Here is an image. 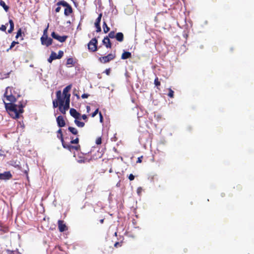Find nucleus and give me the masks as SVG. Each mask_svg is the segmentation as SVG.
<instances>
[{
  "label": "nucleus",
  "instance_id": "48",
  "mask_svg": "<svg viewBox=\"0 0 254 254\" xmlns=\"http://www.w3.org/2000/svg\"><path fill=\"white\" fill-rule=\"evenodd\" d=\"M104 72L106 73V74L109 75V74L110 73V68L106 69L105 70V71H104Z\"/></svg>",
  "mask_w": 254,
  "mask_h": 254
},
{
  "label": "nucleus",
  "instance_id": "8",
  "mask_svg": "<svg viewBox=\"0 0 254 254\" xmlns=\"http://www.w3.org/2000/svg\"><path fill=\"white\" fill-rule=\"evenodd\" d=\"M51 36L55 39L57 40L60 42H64L67 38V36H61L56 34L55 32H53L51 34Z\"/></svg>",
  "mask_w": 254,
  "mask_h": 254
},
{
  "label": "nucleus",
  "instance_id": "20",
  "mask_svg": "<svg viewBox=\"0 0 254 254\" xmlns=\"http://www.w3.org/2000/svg\"><path fill=\"white\" fill-rule=\"evenodd\" d=\"M79 119H76L74 120V123L75 124V125L78 127H83L84 125H85V124L83 122H80L79 120Z\"/></svg>",
  "mask_w": 254,
  "mask_h": 254
},
{
  "label": "nucleus",
  "instance_id": "24",
  "mask_svg": "<svg viewBox=\"0 0 254 254\" xmlns=\"http://www.w3.org/2000/svg\"><path fill=\"white\" fill-rule=\"evenodd\" d=\"M103 28L104 33H106L110 30V28L108 27L106 23L104 21L103 22Z\"/></svg>",
  "mask_w": 254,
  "mask_h": 254
},
{
  "label": "nucleus",
  "instance_id": "13",
  "mask_svg": "<svg viewBox=\"0 0 254 254\" xmlns=\"http://www.w3.org/2000/svg\"><path fill=\"white\" fill-rule=\"evenodd\" d=\"M72 87V85L70 84L65 87L63 92V95H64V98H66L68 96H69V98H70V94L68 93V92L71 89Z\"/></svg>",
  "mask_w": 254,
  "mask_h": 254
},
{
  "label": "nucleus",
  "instance_id": "40",
  "mask_svg": "<svg viewBox=\"0 0 254 254\" xmlns=\"http://www.w3.org/2000/svg\"><path fill=\"white\" fill-rule=\"evenodd\" d=\"M58 133L60 134V135H58V137L60 139V137L62 136V137H63V133H62V129H59L58 131H57Z\"/></svg>",
  "mask_w": 254,
  "mask_h": 254
},
{
  "label": "nucleus",
  "instance_id": "36",
  "mask_svg": "<svg viewBox=\"0 0 254 254\" xmlns=\"http://www.w3.org/2000/svg\"><path fill=\"white\" fill-rule=\"evenodd\" d=\"M53 107L54 108H57L58 106V101L56 100H54L53 101Z\"/></svg>",
  "mask_w": 254,
  "mask_h": 254
},
{
  "label": "nucleus",
  "instance_id": "53",
  "mask_svg": "<svg viewBox=\"0 0 254 254\" xmlns=\"http://www.w3.org/2000/svg\"><path fill=\"white\" fill-rule=\"evenodd\" d=\"M118 245H120V243L119 242H116L114 245L115 247H117Z\"/></svg>",
  "mask_w": 254,
  "mask_h": 254
},
{
  "label": "nucleus",
  "instance_id": "32",
  "mask_svg": "<svg viewBox=\"0 0 254 254\" xmlns=\"http://www.w3.org/2000/svg\"><path fill=\"white\" fill-rule=\"evenodd\" d=\"M78 142H79V139L78 137H76L74 139H72L70 142V144H78Z\"/></svg>",
  "mask_w": 254,
  "mask_h": 254
},
{
  "label": "nucleus",
  "instance_id": "39",
  "mask_svg": "<svg viewBox=\"0 0 254 254\" xmlns=\"http://www.w3.org/2000/svg\"><path fill=\"white\" fill-rule=\"evenodd\" d=\"M21 35V29H19L17 32L15 38H18Z\"/></svg>",
  "mask_w": 254,
  "mask_h": 254
},
{
  "label": "nucleus",
  "instance_id": "49",
  "mask_svg": "<svg viewBox=\"0 0 254 254\" xmlns=\"http://www.w3.org/2000/svg\"><path fill=\"white\" fill-rule=\"evenodd\" d=\"M60 5H58V7L56 8L55 11L56 12H59L61 10Z\"/></svg>",
  "mask_w": 254,
  "mask_h": 254
},
{
  "label": "nucleus",
  "instance_id": "22",
  "mask_svg": "<svg viewBox=\"0 0 254 254\" xmlns=\"http://www.w3.org/2000/svg\"><path fill=\"white\" fill-rule=\"evenodd\" d=\"M68 130L74 135H77L78 133V131L75 127H69Z\"/></svg>",
  "mask_w": 254,
  "mask_h": 254
},
{
  "label": "nucleus",
  "instance_id": "17",
  "mask_svg": "<svg viewBox=\"0 0 254 254\" xmlns=\"http://www.w3.org/2000/svg\"><path fill=\"white\" fill-rule=\"evenodd\" d=\"M116 40L119 42H122L124 40V34L122 32H118L116 35Z\"/></svg>",
  "mask_w": 254,
  "mask_h": 254
},
{
  "label": "nucleus",
  "instance_id": "34",
  "mask_svg": "<svg viewBox=\"0 0 254 254\" xmlns=\"http://www.w3.org/2000/svg\"><path fill=\"white\" fill-rule=\"evenodd\" d=\"M18 43L17 42L13 41L11 43L9 48L7 50V51L8 52L10 49H11L16 44H17Z\"/></svg>",
  "mask_w": 254,
  "mask_h": 254
},
{
  "label": "nucleus",
  "instance_id": "46",
  "mask_svg": "<svg viewBox=\"0 0 254 254\" xmlns=\"http://www.w3.org/2000/svg\"><path fill=\"white\" fill-rule=\"evenodd\" d=\"M89 96V95L87 94H83L81 96V97L83 98V99H84V98H88V97Z\"/></svg>",
  "mask_w": 254,
  "mask_h": 254
},
{
  "label": "nucleus",
  "instance_id": "42",
  "mask_svg": "<svg viewBox=\"0 0 254 254\" xmlns=\"http://www.w3.org/2000/svg\"><path fill=\"white\" fill-rule=\"evenodd\" d=\"M98 109H97L92 114V117H94L98 113Z\"/></svg>",
  "mask_w": 254,
  "mask_h": 254
},
{
  "label": "nucleus",
  "instance_id": "6",
  "mask_svg": "<svg viewBox=\"0 0 254 254\" xmlns=\"http://www.w3.org/2000/svg\"><path fill=\"white\" fill-rule=\"evenodd\" d=\"M97 40L96 39H92L88 44V49L92 52L96 51L97 50Z\"/></svg>",
  "mask_w": 254,
  "mask_h": 254
},
{
  "label": "nucleus",
  "instance_id": "45",
  "mask_svg": "<svg viewBox=\"0 0 254 254\" xmlns=\"http://www.w3.org/2000/svg\"><path fill=\"white\" fill-rule=\"evenodd\" d=\"M6 29V27L4 25H2L1 27L0 28V30H2L3 31H5Z\"/></svg>",
  "mask_w": 254,
  "mask_h": 254
},
{
  "label": "nucleus",
  "instance_id": "55",
  "mask_svg": "<svg viewBox=\"0 0 254 254\" xmlns=\"http://www.w3.org/2000/svg\"><path fill=\"white\" fill-rule=\"evenodd\" d=\"M113 172L112 169H110V170H109V172L110 173H112Z\"/></svg>",
  "mask_w": 254,
  "mask_h": 254
},
{
  "label": "nucleus",
  "instance_id": "19",
  "mask_svg": "<svg viewBox=\"0 0 254 254\" xmlns=\"http://www.w3.org/2000/svg\"><path fill=\"white\" fill-rule=\"evenodd\" d=\"M131 57V53L129 52H124L122 55V59L125 60Z\"/></svg>",
  "mask_w": 254,
  "mask_h": 254
},
{
  "label": "nucleus",
  "instance_id": "37",
  "mask_svg": "<svg viewBox=\"0 0 254 254\" xmlns=\"http://www.w3.org/2000/svg\"><path fill=\"white\" fill-rule=\"evenodd\" d=\"M102 142V139L101 137H98L96 140V143L98 145L100 144Z\"/></svg>",
  "mask_w": 254,
  "mask_h": 254
},
{
  "label": "nucleus",
  "instance_id": "10",
  "mask_svg": "<svg viewBox=\"0 0 254 254\" xmlns=\"http://www.w3.org/2000/svg\"><path fill=\"white\" fill-rule=\"evenodd\" d=\"M69 113L70 115L73 117L75 120L76 119H80V114L76 111V110L74 108H71L70 109Z\"/></svg>",
  "mask_w": 254,
  "mask_h": 254
},
{
  "label": "nucleus",
  "instance_id": "4",
  "mask_svg": "<svg viewBox=\"0 0 254 254\" xmlns=\"http://www.w3.org/2000/svg\"><path fill=\"white\" fill-rule=\"evenodd\" d=\"M115 58V54H110L106 56L102 57L99 58V60L101 63L105 64L109 62L110 61L113 60Z\"/></svg>",
  "mask_w": 254,
  "mask_h": 254
},
{
  "label": "nucleus",
  "instance_id": "26",
  "mask_svg": "<svg viewBox=\"0 0 254 254\" xmlns=\"http://www.w3.org/2000/svg\"><path fill=\"white\" fill-rule=\"evenodd\" d=\"M102 13H100L98 17H97V18L96 20V22L95 23V25L100 24V22H101V18H102Z\"/></svg>",
  "mask_w": 254,
  "mask_h": 254
},
{
  "label": "nucleus",
  "instance_id": "38",
  "mask_svg": "<svg viewBox=\"0 0 254 254\" xmlns=\"http://www.w3.org/2000/svg\"><path fill=\"white\" fill-rule=\"evenodd\" d=\"M96 28V32H99L101 31V27H100V24H98V25H95Z\"/></svg>",
  "mask_w": 254,
  "mask_h": 254
},
{
  "label": "nucleus",
  "instance_id": "5",
  "mask_svg": "<svg viewBox=\"0 0 254 254\" xmlns=\"http://www.w3.org/2000/svg\"><path fill=\"white\" fill-rule=\"evenodd\" d=\"M57 100L59 103V106H63L64 104L65 101V98H64V95H62V92L60 90L56 92Z\"/></svg>",
  "mask_w": 254,
  "mask_h": 254
},
{
  "label": "nucleus",
  "instance_id": "30",
  "mask_svg": "<svg viewBox=\"0 0 254 254\" xmlns=\"http://www.w3.org/2000/svg\"><path fill=\"white\" fill-rule=\"evenodd\" d=\"M64 55V52L62 51H59L58 52V54H57V56L58 58V59H61Z\"/></svg>",
  "mask_w": 254,
  "mask_h": 254
},
{
  "label": "nucleus",
  "instance_id": "18",
  "mask_svg": "<svg viewBox=\"0 0 254 254\" xmlns=\"http://www.w3.org/2000/svg\"><path fill=\"white\" fill-rule=\"evenodd\" d=\"M69 103H70V98H69V96H68L65 98V101L64 104V106H63L65 110H68L69 108Z\"/></svg>",
  "mask_w": 254,
  "mask_h": 254
},
{
  "label": "nucleus",
  "instance_id": "3",
  "mask_svg": "<svg viewBox=\"0 0 254 254\" xmlns=\"http://www.w3.org/2000/svg\"><path fill=\"white\" fill-rule=\"evenodd\" d=\"M11 90V88L7 87L6 88L4 96L7 101H10L11 102H14L15 101L16 99L15 97L12 94Z\"/></svg>",
  "mask_w": 254,
  "mask_h": 254
},
{
  "label": "nucleus",
  "instance_id": "28",
  "mask_svg": "<svg viewBox=\"0 0 254 254\" xmlns=\"http://www.w3.org/2000/svg\"><path fill=\"white\" fill-rule=\"evenodd\" d=\"M169 93L168 94V96L170 97V98H173L174 97V91L171 89L169 88Z\"/></svg>",
  "mask_w": 254,
  "mask_h": 254
},
{
  "label": "nucleus",
  "instance_id": "41",
  "mask_svg": "<svg viewBox=\"0 0 254 254\" xmlns=\"http://www.w3.org/2000/svg\"><path fill=\"white\" fill-rule=\"evenodd\" d=\"M142 189L141 187H139L137 188V193L138 195H140V193H141L142 192Z\"/></svg>",
  "mask_w": 254,
  "mask_h": 254
},
{
  "label": "nucleus",
  "instance_id": "33",
  "mask_svg": "<svg viewBox=\"0 0 254 254\" xmlns=\"http://www.w3.org/2000/svg\"><path fill=\"white\" fill-rule=\"evenodd\" d=\"M48 27H49V24L48 25L47 28L44 30L43 35L41 37H46L48 36L47 32H48Z\"/></svg>",
  "mask_w": 254,
  "mask_h": 254
},
{
  "label": "nucleus",
  "instance_id": "1",
  "mask_svg": "<svg viewBox=\"0 0 254 254\" xmlns=\"http://www.w3.org/2000/svg\"><path fill=\"white\" fill-rule=\"evenodd\" d=\"M6 108L10 111L13 112L15 115L14 118L17 119L19 117V114L22 113L23 112V108L24 105L19 102L18 104H14L12 103L6 104L5 103Z\"/></svg>",
  "mask_w": 254,
  "mask_h": 254
},
{
  "label": "nucleus",
  "instance_id": "21",
  "mask_svg": "<svg viewBox=\"0 0 254 254\" xmlns=\"http://www.w3.org/2000/svg\"><path fill=\"white\" fill-rule=\"evenodd\" d=\"M9 25H10V28L8 30V32L9 33H11L12 32V31L14 29V23H13V22L12 19H9Z\"/></svg>",
  "mask_w": 254,
  "mask_h": 254
},
{
  "label": "nucleus",
  "instance_id": "50",
  "mask_svg": "<svg viewBox=\"0 0 254 254\" xmlns=\"http://www.w3.org/2000/svg\"><path fill=\"white\" fill-rule=\"evenodd\" d=\"M99 115H100V122H102L103 118L101 113H100V112L99 113Z\"/></svg>",
  "mask_w": 254,
  "mask_h": 254
},
{
  "label": "nucleus",
  "instance_id": "51",
  "mask_svg": "<svg viewBox=\"0 0 254 254\" xmlns=\"http://www.w3.org/2000/svg\"><path fill=\"white\" fill-rule=\"evenodd\" d=\"M81 118L83 120H85L87 119V116L86 115L84 114V115L81 116Z\"/></svg>",
  "mask_w": 254,
  "mask_h": 254
},
{
  "label": "nucleus",
  "instance_id": "29",
  "mask_svg": "<svg viewBox=\"0 0 254 254\" xmlns=\"http://www.w3.org/2000/svg\"><path fill=\"white\" fill-rule=\"evenodd\" d=\"M59 110H60V112L62 114H65L66 111L67 110H65V108H64L63 106H59Z\"/></svg>",
  "mask_w": 254,
  "mask_h": 254
},
{
  "label": "nucleus",
  "instance_id": "57",
  "mask_svg": "<svg viewBox=\"0 0 254 254\" xmlns=\"http://www.w3.org/2000/svg\"><path fill=\"white\" fill-rule=\"evenodd\" d=\"M115 236H117V232H116V233H115Z\"/></svg>",
  "mask_w": 254,
  "mask_h": 254
},
{
  "label": "nucleus",
  "instance_id": "47",
  "mask_svg": "<svg viewBox=\"0 0 254 254\" xmlns=\"http://www.w3.org/2000/svg\"><path fill=\"white\" fill-rule=\"evenodd\" d=\"M143 156H141L137 158V160L136 161L137 163H141L142 162V158Z\"/></svg>",
  "mask_w": 254,
  "mask_h": 254
},
{
  "label": "nucleus",
  "instance_id": "23",
  "mask_svg": "<svg viewBox=\"0 0 254 254\" xmlns=\"http://www.w3.org/2000/svg\"><path fill=\"white\" fill-rule=\"evenodd\" d=\"M58 5H63V6H64L66 7L67 6H69V4L66 2V1L64 0H62L57 3Z\"/></svg>",
  "mask_w": 254,
  "mask_h": 254
},
{
  "label": "nucleus",
  "instance_id": "25",
  "mask_svg": "<svg viewBox=\"0 0 254 254\" xmlns=\"http://www.w3.org/2000/svg\"><path fill=\"white\" fill-rule=\"evenodd\" d=\"M0 5L3 8V9L7 11L9 8L8 6H7L4 2V1L2 0L0 1Z\"/></svg>",
  "mask_w": 254,
  "mask_h": 254
},
{
  "label": "nucleus",
  "instance_id": "16",
  "mask_svg": "<svg viewBox=\"0 0 254 254\" xmlns=\"http://www.w3.org/2000/svg\"><path fill=\"white\" fill-rule=\"evenodd\" d=\"M72 12V9L71 6L69 5L65 8L64 11V14L66 16H68L70 13Z\"/></svg>",
  "mask_w": 254,
  "mask_h": 254
},
{
  "label": "nucleus",
  "instance_id": "56",
  "mask_svg": "<svg viewBox=\"0 0 254 254\" xmlns=\"http://www.w3.org/2000/svg\"><path fill=\"white\" fill-rule=\"evenodd\" d=\"M103 221H104V220H103V219H101V220H100L101 223H103Z\"/></svg>",
  "mask_w": 254,
  "mask_h": 254
},
{
  "label": "nucleus",
  "instance_id": "27",
  "mask_svg": "<svg viewBox=\"0 0 254 254\" xmlns=\"http://www.w3.org/2000/svg\"><path fill=\"white\" fill-rule=\"evenodd\" d=\"M109 38H116V35H115V33L114 31H111L109 34H108V36Z\"/></svg>",
  "mask_w": 254,
  "mask_h": 254
},
{
  "label": "nucleus",
  "instance_id": "12",
  "mask_svg": "<svg viewBox=\"0 0 254 254\" xmlns=\"http://www.w3.org/2000/svg\"><path fill=\"white\" fill-rule=\"evenodd\" d=\"M57 122L59 127H63L65 125L64 118L62 116H59L57 117Z\"/></svg>",
  "mask_w": 254,
  "mask_h": 254
},
{
  "label": "nucleus",
  "instance_id": "31",
  "mask_svg": "<svg viewBox=\"0 0 254 254\" xmlns=\"http://www.w3.org/2000/svg\"><path fill=\"white\" fill-rule=\"evenodd\" d=\"M78 142H79V139L78 137H76L74 139H72L70 142V144H78Z\"/></svg>",
  "mask_w": 254,
  "mask_h": 254
},
{
  "label": "nucleus",
  "instance_id": "14",
  "mask_svg": "<svg viewBox=\"0 0 254 254\" xmlns=\"http://www.w3.org/2000/svg\"><path fill=\"white\" fill-rule=\"evenodd\" d=\"M102 42H103V44L105 45L106 48H111L112 44H111V43L110 40L108 37L106 36V37H105L104 38V39L103 40Z\"/></svg>",
  "mask_w": 254,
  "mask_h": 254
},
{
  "label": "nucleus",
  "instance_id": "43",
  "mask_svg": "<svg viewBox=\"0 0 254 254\" xmlns=\"http://www.w3.org/2000/svg\"><path fill=\"white\" fill-rule=\"evenodd\" d=\"M154 83L155 85L158 87V86L159 85V81L157 77H156L154 80Z\"/></svg>",
  "mask_w": 254,
  "mask_h": 254
},
{
  "label": "nucleus",
  "instance_id": "44",
  "mask_svg": "<svg viewBox=\"0 0 254 254\" xmlns=\"http://www.w3.org/2000/svg\"><path fill=\"white\" fill-rule=\"evenodd\" d=\"M128 179L130 181H132L134 179V176L132 174H130L128 176Z\"/></svg>",
  "mask_w": 254,
  "mask_h": 254
},
{
  "label": "nucleus",
  "instance_id": "15",
  "mask_svg": "<svg viewBox=\"0 0 254 254\" xmlns=\"http://www.w3.org/2000/svg\"><path fill=\"white\" fill-rule=\"evenodd\" d=\"M56 59H58L57 54L54 52H52L50 57L48 59V61L50 63H51L53 60Z\"/></svg>",
  "mask_w": 254,
  "mask_h": 254
},
{
  "label": "nucleus",
  "instance_id": "35",
  "mask_svg": "<svg viewBox=\"0 0 254 254\" xmlns=\"http://www.w3.org/2000/svg\"><path fill=\"white\" fill-rule=\"evenodd\" d=\"M73 63V59L72 58H68L66 61V64H72Z\"/></svg>",
  "mask_w": 254,
  "mask_h": 254
},
{
  "label": "nucleus",
  "instance_id": "7",
  "mask_svg": "<svg viewBox=\"0 0 254 254\" xmlns=\"http://www.w3.org/2000/svg\"><path fill=\"white\" fill-rule=\"evenodd\" d=\"M41 44L43 45H45L47 47H48L52 44L53 40L52 38L48 37V36H47L46 37H41Z\"/></svg>",
  "mask_w": 254,
  "mask_h": 254
},
{
  "label": "nucleus",
  "instance_id": "54",
  "mask_svg": "<svg viewBox=\"0 0 254 254\" xmlns=\"http://www.w3.org/2000/svg\"><path fill=\"white\" fill-rule=\"evenodd\" d=\"M87 112H89V111L90 110V107L89 106H87Z\"/></svg>",
  "mask_w": 254,
  "mask_h": 254
},
{
  "label": "nucleus",
  "instance_id": "9",
  "mask_svg": "<svg viewBox=\"0 0 254 254\" xmlns=\"http://www.w3.org/2000/svg\"><path fill=\"white\" fill-rule=\"evenodd\" d=\"M12 177V175L9 171H6L3 173H0V180H7Z\"/></svg>",
  "mask_w": 254,
  "mask_h": 254
},
{
  "label": "nucleus",
  "instance_id": "2",
  "mask_svg": "<svg viewBox=\"0 0 254 254\" xmlns=\"http://www.w3.org/2000/svg\"><path fill=\"white\" fill-rule=\"evenodd\" d=\"M60 139L62 142L63 147L68 150L70 152H71L73 150H78L80 148V145L78 144L76 146H73L71 145L70 143H69L65 142L62 136L60 137Z\"/></svg>",
  "mask_w": 254,
  "mask_h": 254
},
{
  "label": "nucleus",
  "instance_id": "11",
  "mask_svg": "<svg viewBox=\"0 0 254 254\" xmlns=\"http://www.w3.org/2000/svg\"><path fill=\"white\" fill-rule=\"evenodd\" d=\"M58 224L59 231L61 232H63L66 230V226L65 224L64 223L63 221L59 220L58 222Z\"/></svg>",
  "mask_w": 254,
  "mask_h": 254
},
{
  "label": "nucleus",
  "instance_id": "52",
  "mask_svg": "<svg viewBox=\"0 0 254 254\" xmlns=\"http://www.w3.org/2000/svg\"><path fill=\"white\" fill-rule=\"evenodd\" d=\"M77 162L80 163H84V160H83V159H80V160H77Z\"/></svg>",
  "mask_w": 254,
  "mask_h": 254
}]
</instances>
